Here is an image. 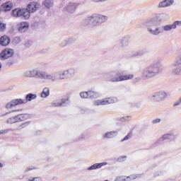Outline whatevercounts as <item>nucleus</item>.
I'll list each match as a JSON object with an SVG mask.
<instances>
[{"mask_svg":"<svg viewBox=\"0 0 181 181\" xmlns=\"http://www.w3.org/2000/svg\"><path fill=\"white\" fill-rule=\"evenodd\" d=\"M11 43V39L6 35H4L0 38V45L1 46H8Z\"/></svg>","mask_w":181,"mask_h":181,"instance_id":"20","label":"nucleus"},{"mask_svg":"<svg viewBox=\"0 0 181 181\" xmlns=\"http://www.w3.org/2000/svg\"><path fill=\"white\" fill-rule=\"evenodd\" d=\"M28 181H35V178H30Z\"/></svg>","mask_w":181,"mask_h":181,"instance_id":"54","label":"nucleus"},{"mask_svg":"<svg viewBox=\"0 0 181 181\" xmlns=\"http://www.w3.org/2000/svg\"><path fill=\"white\" fill-rule=\"evenodd\" d=\"M33 169H35V167L33 166H30V167H28L25 169V173H27V172H30V170H33Z\"/></svg>","mask_w":181,"mask_h":181,"instance_id":"43","label":"nucleus"},{"mask_svg":"<svg viewBox=\"0 0 181 181\" xmlns=\"http://www.w3.org/2000/svg\"><path fill=\"white\" fill-rule=\"evenodd\" d=\"M34 181H42V178L40 177H34Z\"/></svg>","mask_w":181,"mask_h":181,"instance_id":"51","label":"nucleus"},{"mask_svg":"<svg viewBox=\"0 0 181 181\" xmlns=\"http://www.w3.org/2000/svg\"><path fill=\"white\" fill-rule=\"evenodd\" d=\"M77 4L76 3H69L66 6V11L67 12H69V13H73L74 12L76 11V9H77Z\"/></svg>","mask_w":181,"mask_h":181,"instance_id":"17","label":"nucleus"},{"mask_svg":"<svg viewBox=\"0 0 181 181\" xmlns=\"http://www.w3.org/2000/svg\"><path fill=\"white\" fill-rule=\"evenodd\" d=\"M167 94L166 92L160 91V92H155L152 93L149 97V100L151 101H154L155 103H159L160 101H163L165 98H166Z\"/></svg>","mask_w":181,"mask_h":181,"instance_id":"11","label":"nucleus"},{"mask_svg":"<svg viewBox=\"0 0 181 181\" xmlns=\"http://www.w3.org/2000/svg\"><path fill=\"white\" fill-rule=\"evenodd\" d=\"M18 32L23 33L24 32H26L28 29H29V23L26 21L21 22L18 24Z\"/></svg>","mask_w":181,"mask_h":181,"instance_id":"15","label":"nucleus"},{"mask_svg":"<svg viewBox=\"0 0 181 181\" xmlns=\"http://www.w3.org/2000/svg\"><path fill=\"white\" fill-rule=\"evenodd\" d=\"M36 98H37V95L28 93L25 95V99H13V100L7 103L5 105V108H6V110H12V108H13V107H16V105L26 104L33 100H36Z\"/></svg>","mask_w":181,"mask_h":181,"instance_id":"3","label":"nucleus"},{"mask_svg":"<svg viewBox=\"0 0 181 181\" xmlns=\"http://www.w3.org/2000/svg\"><path fill=\"white\" fill-rule=\"evenodd\" d=\"M70 105V99L69 98H62L55 100L52 103V107H67Z\"/></svg>","mask_w":181,"mask_h":181,"instance_id":"13","label":"nucleus"},{"mask_svg":"<svg viewBox=\"0 0 181 181\" xmlns=\"http://www.w3.org/2000/svg\"><path fill=\"white\" fill-rule=\"evenodd\" d=\"M5 28H6V25L0 23V32H4Z\"/></svg>","mask_w":181,"mask_h":181,"instance_id":"41","label":"nucleus"},{"mask_svg":"<svg viewBox=\"0 0 181 181\" xmlns=\"http://www.w3.org/2000/svg\"><path fill=\"white\" fill-rule=\"evenodd\" d=\"M162 29L164 32H170L172 29H175V27L173 24H169V25H163L162 27Z\"/></svg>","mask_w":181,"mask_h":181,"instance_id":"28","label":"nucleus"},{"mask_svg":"<svg viewBox=\"0 0 181 181\" xmlns=\"http://www.w3.org/2000/svg\"><path fill=\"white\" fill-rule=\"evenodd\" d=\"M13 54H15V51L13 49L6 48L1 52L0 59L1 60H6V59L12 57Z\"/></svg>","mask_w":181,"mask_h":181,"instance_id":"12","label":"nucleus"},{"mask_svg":"<svg viewBox=\"0 0 181 181\" xmlns=\"http://www.w3.org/2000/svg\"><path fill=\"white\" fill-rule=\"evenodd\" d=\"M26 11L28 12L29 15L30 13H33V12H35L36 11V5L35 3H30L28 6V9Z\"/></svg>","mask_w":181,"mask_h":181,"instance_id":"24","label":"nucleus"},{"mask_svg":"<svg viewBox=\"0 0 181 181\" xmlns=\"http://www.w3.org/2000/svg\"><path fill=\"white\" fill-rule=\"evenodd\" d=\"M174 67H177V66H181V54L176 57L174 63L173 64Z\"/></svg>","mask_w":181,"mask_h":181,"instance_id":"26","label":"nucleus"},{"mask_svg":"<svg viewBox=\"0 0 181 181\" xmlns=\"http://www.w3.org/2000/svg\"><path fill=\"white\" fill-rule=\"evenodd\" d=\"M162 62L160 61H156L148 66H147L141 73V78L143 80H151L156 76H159L162 73Z\"/></svg>","mask_w":181,"mask_h":181,"instance_id":"1","label":"nucleus"},{"mask_svg":"<svg viewBox=\"0 0 181 181\" xmlns=\"http://www.w3.org/2000/svg\"><path fill=\"white\" fill-rule=\"evenodd\" d=\"M117 135H118V132L112 131V132H109L105 133L103 136V138L104 139H111L114 138L115 136H117Z\"/></svg>","mask_w":181,"mask_h":181,"instance_id":"19","label":"nucleus"},{"mask_svg":"<svg viewBox=\"0 0 181 181\" xmlns=\"http://www.w3.org/2000/svg\"><path fill=\"white\" fill-rule=\"evenodd\" d=\"M32 117V115L30 114H18L15 116L8 117L6 120V124L8 125H12L13 124H18V122H23L26 119H29Z\"/></svg>","mask_w":181,"mask_h":181,"instance_id":"8","label":"nucleus"},{"mask_svg":"<svg viewBox=\"0 0 181 181\" xmlns=\"http://www.w3.org/2000/svg\"><path fill=\"white\" fill-rule=\"evenodd\" d=\"M80 97L81 98H88V91L86 92H81L80 93Z\"/></svg>","mask_w":181,"mask_h":181,"instance_id":"33","label":"nucleus"},{"mask_svg":"<svg viewBox=\"0 0 181 181\" xmlns=\"http://www.w3.org/2000/svg\"><path fill=\"white\" fill-rule=\"evenodd\" d=\"M131 37L129 35H125L117 41L119 47H127L129 45Z\"/></svg>","mask_w":181,"mask_h":181,"instance_id":"14","label":"nucleus"},{"mask_svg":"<svg viewBox=\"0 0 181 181\" xmlns=\"http://www.w3.org/2000/svg\"><path fill=\"white\" fill-rule=\"evenodd\" d=\"M175 4V0H164L158 4V8H168Z\"/></svg>","mask_w":181,"mask_h":181,"instance_id":"18","label":"nucleus"},{"mask_svg":"<svg viewBox=\"0 0 181 181\" xmlns=\"http://www.w3.org/2000/svg\"><path fill=\"white\" fill-rule=\"evenodd\" d=\"M114 103H118V98L112 97V98H107L103 100H95L93 101V105L95 106L108 105V104H114Z\"/></svg>","mask_w":181,"mask_h":181,"instance_id":"10","label":"nucleus"},{"mask_svg":"<svg viewBox=\"0 0 181 181\" xmlns=\"http://www.w3.org/2000/svg\"><path fill=\"white\" fill-rule=\"evenodd\" d=\"M8 114H9V112H6V113H5V114L2 115H1V116H0V117H5V115H8Z\"/></svg>","mask_w":181,"mask_h":181,"instance_id":"53","label":"nucleus"},{"mask_svg":"<svg viewBox=\"0 0 181 181\" xmlns=\"http://www.w3.org/2000/svg\"><path fill=\"white\" fill-rule=\"evenodd\" d=\"M173 26H174V29H176V28H177V26H181V21H175L173 23Z\"/></svg>","mask_w":181,"mask_h":181,"instance_id":"38","label":"nucleus"},{"mask_svg":"<svg viewBox=\"0 0 181 181\" xmlns=\"http://www.w3.org/2000/svg\"><path fill=\"white\" fill-rule=\"evenodd\" d=\"M131 136H132V134L131 133H129L124 138L121 140V142H124V141H128V139H131Z\"/></svg>","mask_w":181,"mask_h":181,"instance_id":"37","label":"nucleus"},{"mask_svg":"<svg viewBox=\"0 0 181 181\" xmlns=\"http://www.w3.org/2000/svg\"><path fill=\"white\" fill-rule=\"evenodd\" d=\"M125 180H127L125 179V177H124V176L117 177L115 179V181H125Z\"/></svg>","mask_w":181,"mask_h":181,"instance_id":"39","label":"nucleus"},{"mask_svg":"<svg viewBox=\"0 0 181 181\" xmlns=\"http://www.w3.org/2000/svg\"><path fill=\"white\" fill-rule=\"evenodd\" d=\"M9 131H11V129H9L1 130V131H0V134H8V132H9Z\"/></svg>","mask_w":181,"mask_h":181,"instance_id":"46","label":"nucleus"},{"mask_svg":"<svg viewBox=\"0 0 181 181\" xmlns=\"http://www.w3.org/2000/svg\"><path fill=\"white\" fill-rule=\"evenodd\" d=\"M108 21V16L103 14L93 13L83 21V26H100Z\"/></svg>","mask_w":181,"mask_h":181,"instance_id":"2","label":"nucleus"},{"mask_svg":"<svg viewBox=\"0 0 181 181\" xmlns=\"http://www.w3.org/2000/svg\"><path fill=\"white\" fill-rule=\"evenodd\" d=\"M13 16L15 18H22V19H29L30 18V15L29 14V11L25 8L19 9L16 8L11 12Z\"/></svg>","mask_w":181,"mask_h":181,"instance_id":"9","label":"nucleus"},{"mask_svg":"<svg viewBox=\"0 0 181 181\" xmlns=\"http://www.w3.org/2000/svg\"><path fill=\"white\" fill-rule=\"evenodd\" d=\"M29 125H30V121L23 122L18 126V129H23L26 127H29Z\"/></svg>","mask_w":181,"mask_h":181,"instance_id":"32","label":"nucleus"},{"mask_svg":"<svg viewBox=\"0 0 181 181\" xmlns=\"http://www.w3.org/2000/svg\"><path fill=\"white\" fill-rule=\"evenodd\" d=\"M173 74L175 76H181V65L177 66L173 69Z\"/></svg>","mask_w":181,"mask_h":181,"instance_id":"27","label":"nucleus"},{"mask_svg":"<svg viewBox=\"0 0 181 181\" xmlns=\"http://www.w3.org/2000/svg\"><path fill=\"white\" fill-rule=\"evenodd\" d=\"M23 109H18V110H13L11 112H19L21 111H23Z\"/></svg>","mask_w":181,"mask_h":181,"instance_id":"48","label":"nucleus"},{"mask_svg":"<svg viewBox=\"0 0 181 181\" xmlns=\"http://www.w3.org/2000/svg\"><path fill=\"white\" fill-rule=\"evenodd\" d=\"M124 159H127V156H126L119 157L117 158V162H124Z\"/></svg>","mask_w":181,"mask_h":181,"instance_id":"42","label":"nucleus"},{"mask_svg":"<svg viewBox=\"0 0 181 181\" xmlns=\"http://www.w3.org/2000/svg\"><path fill=\"white\" fill-rule=\"evenodd\" d=\"M49 95H50V90L47 87L44 88L42 92L41 93L40 97L42 98H47V97H49Z\"/></svg>","mask_w":181,"mask_h":181,"instance_id":"23","label":"nucleus"},{"mask_svg":"<svg viewBox=\"0 0 181 181\" xmlns=\"http://www.w3.org/2000/svg\"><path fill=\"white\" fill-rule=\"evenodd\" d=\"M24 77L27 78H40V80H45V81H47V72L40 71L37 69H32L25 71L23 73Z\"/></svg>","mask_w":181,"mask_h":181,"instance_id":"6","label":"nucleus"},{"mask_svg":"<svg viewBox=\"0 0 181 181\" xmlns=\"http://www.w3.org/2000/svg\"><path fill=\"white\" fill-rule=\"evenodd\" d=\"M139 177H140L139 175H132L127 177V180H129V179H130V180H134Z\"/></svg>","mask_w":181,"mask_h":181,"instance_id":"34","label":"nucleus"},{"mask_svg":"<svg viewBox=\"0 0 181 181\" xmlns=\"http://www.w3.org/2000/svg\"><path fill=\"white\" fill-rule=\"evenodd\" d=\"M98 97H100V93H98V92L93 90L88 91V98L94 99L98 98Z\"/></svg>","mask_w":181,"mask_h":181,"instance_id":"22","label":"nucleus"},{"mask_svg":"<svg viewBox=\"0 0 181 181\" xmlns=\"http://www.w3.org/2000/svg\"><path fill=\"white\" fill-rule=\"evenodd\" d=\"M43 4L45 8H52L53 6V0H45Z\"/></svg>","mask_w":181,"mask_h":181,"instance_id":"31","label":"nucleus"},{"mask_svg":"<svg viewBox=\"0 0 181 181\" xmlns=\"http://www.w3.org/2000/svg\"><path fill=\"white\" fill-rule=\"evenodd\" d=\"M7 66H12L13 64V62H7Z\"/></svg>","mask_w":181,"mask_h":181,"instance_id":"52","label":"nucleus"},{"mask_svg":"<svg viewBox=\"0 0 181 181\" xmlns=\"http://www.w3.org/2000/svg\"><path fill=\"white\" fill-rule=\"evenodd\" d=\"M176 138L173 134H166L163 135L161 138L158 140V142H163V141H166V139H175Z\"/></svg>","mask_w":181,"mask_h":181,"instance_id":"21","label":"nucleus"},{"mask_svg":"<svg viewBox=\"0 0 181 181\" xmlns=\"http://www.w3.org/2000/svg\"><path fill=\"white\" fill-rule=\"evenodd\" d=\"M86 138V136L84 134H82L81 137H79L76 141H80V139H84Z\"/></svg>","mask_w":181,"mask_h":181,"instance_id":"50","label":"nucleus"},{"mask_svg":"<svg viewBox=\"0 0 181 181\" xmlns=\"http://www.w3.org/2000/svg\"><path fill=\"white\" fill-rule=\"evenodd\" d=\"M141 80V77H136L133 79V83H138Z\"/></svg>","mask_w":181,"mask_h":181,"instance_id":"47","label":"nucleus"},{"mask_svg":"<svg viewBox=\"0 0 181 181\" xmlns=\"http://www.w3.org/2000/svg\"><path fill=\"white\" fill-rule=\"evenodd\" d=\"M144 54H146V51L145 49H141L137 51L133 54V57H136L138 56H144Z\"/></svg>","mask_w":181,"mask_h":181,"instance_id":"30","label":"nucleus"},{"mask_svg":"<svg viewBox=\"0 0 181 181\" xmlns=\"http://www.w3.org/2000/svg\"><path fill=\"white\" fill-rule=\"evenodd\" d=\"M76 74V69L74 68H70L66 70V76L68 78H72V77H74Z\"/></svg>","mask_w":181,"mask_h":181,"instance_id":"25","label":"nucleus"},{"mask_svg":"<svg viewBox=\"0 0 181 181\" xmlns=\"http://www.w3.org/2000/svg\"><path fill=\"white\" fill-rule=\"evenodd\" d=\"M107 0H92V1L95 2V3H97V2H104Z\"/></svg>","mask_w":181,"mask_h":181,"instance_id":"49","label":"nucleus"},{"mask_svg":"<svg viewBox=\"0 0 181 181\" xmlns=\"http://www.w3.org/2000/svg\"><path fill=\"white\" fill-rule=\"evenodd\" d=\"M120 121L122 122H124V121H131V117L130 116H124L120 118Z\"/></svg>","mask_w":181,"mask_h":181,"instance_id":"36","label":"nucleus"},{"mask_svg":"<svg viewBox=\"0 0 181 181\" xmlns=\"http://www.w3.org/2000/svg\"><path fill=\"white\" fill-rule=\"evenodd\" d=\"M66 78H68L66 70L54 73L47 72V81H49L50 83H54V81H57L58 80H64Z\"/></svg>","mask_w":181,"mask_h":181,"instance_id":"7","label":"nucleus"},{"mask_svg":"<svg viewBox=\"0 0 181 181\" xmlns=\"http://www.w3.org/2000/svg\"><path fill=\"white\" fill-rule=\"evenodd\" d=\"M119 71H112L109 72V81L110 83H119L121 81H125L127 80H132L134 76L132 74L122 75Z\"/></svg>","mask_w":181,"mask_h":181,"instance_id":"5","label":"nucleus"},{"mask_svg":"<svg viewBox=\"0 0 181 181\" xmlns=\"http://www.w3.org/2000/svg\"><path fill=\"white\" fill-rule=\"evenodd\" d=\"M4 8V11H11V9H12L13 6V4H12V2L11 1H8L7 3H5L4 5H3Z\"/></svg>","mask_w":181,"mask_h":181,"instance_id":"29","label":"nucleus"},{"mask_svg":"<svg viewBox=\"0 0 181 181\" xmlns=\"http://www.w3.org/2000/svg\"><path fill=\"white\" fill-rule=\"evenodd\" d=\"M180 104H181V97L180 98V99L178 100L175 102L174 107H177V105H180Z\"/></svg>","mask_w":181,"mask_h":181,"instance_id":"44","label":"nucleus"},{"mask_svg":"<svg viewBox=\"0 0 181 181\" xmlns=\"http://www.w3.org/2000/svg\"><path fill=\"white\" fill-rule=\"evenodd\" d=\"M159 25H160V20H158V18H152L151 20L146 22L147 32L153 36L160 35V33H162V28L159 27Z\"/></svg>","mask_w":181,"mask_h":181,"instance_id":"4","label":"nucleus"},{"mask_svg":"<svg viewBox=\"0 0 181 181\" xmlns=\"http://www.w3.org/2000/svg\"><path fill=\"white\" fill-rule=\"evenodd\" d=\"M163 175V171H158L154 173L155 177H157V176H162Z\"/></svg>","mask_w":181,"mask_h":181,"instance_id":"40","label":"nucleus"},{"mask_svg":"<svg viewBox=\"0 0 181 181\" xmlns=\"http://www.w3.org/2000/svg\"><path fill=\"white\" fill-rule=\"evenodd\" d=\"M0 168H4V164H2L1 163H0Z\"/></svg>","mask_w":181,"mask_h":181,"instance_id":"55","label":"nucleus"},{"mask_svg":"<svg viewBox=\"0 0 181 181\" xmlns=\"http://www.w3.org/2000/svg\"><path fill=\"white\" fill-rule=\"evenodd\" d=\"M159 122H160V119H156L152 121L153 124H159Z\"/></svg>","mask_w":181,"mask_h":181,"instance_id":"45","label":"nucleus"},{"mask_svg":"<svg viewBox=\"0 0 181 181\" xmlns=\"http://www.w3.org/2000/svg\"><path fill=\"white\" fill-rule=\"evenodd\" d=\"M106 165H108V163L103 162V163H95L91 166L88 167L87 168V170H95V169H101L103 166H106Z\"/></svg>","mask_w":181,"mask_h":181,"instance_id":"16","label":"nucleus"},{"mask_svg":"<svg viewBox=\"0 0 181 181\" xmlns=\"http://www.w3.org/2000/svg\"><path fill=\"white\" fill-rule=\"evenodd\" d=\"M67 45H69V40H64L60 42L59 46L64 47V46H67Z\"/></svg>","mask_w":181,"mask_h":181,"instance_id":"35","label":"nucleus"}]
</instances>
